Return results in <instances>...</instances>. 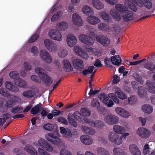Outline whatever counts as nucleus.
Instances as JSON below:
<instances>
[{
	"mask_svg": "<svg viewBox=\"0 0 155 155\" xmlns=\"http://www.w3.org/2000/svg\"><path fill=\"white\" fill-rule=\"evenodd\" d=\"M135 13L130 10H111V14L116 20L119 21L121 18V15H123L124 20L128 21L132 20L134 18L137 17L136 15L137 10H133Z\"/></svg>",
	"mask_w": 155,
	"mask_h": 155,
	"instance_id": "obj_1",
	"label": "nucleus"
},
{
	"mask_svg": "<svg viewBox=\"0 0 155 155\" xmlns=\"http://www.w3.org/2000/svg\"><path fill=\"white\" fill-rule=\"evenodd\" d=\"M108 97L112 99L114 102L116 104H118L120 103L119 100L117 97L116 95L113 93L109 94L107 96L105 93H103L98 95L99 98L107 107H110L113 105L114 103L112 100L109 99Z\"/></svg>",
	"mask_w": 155,
	"mask_h": 155,
	"instance_id": "obj_2",
	"label": "nucleus"
},
{
	"mask_svg": "<svg viewBox=\"0 0 155 155\" xmlns=\"http://www.w3.org/2000/svg\"><path fill=\"white\" fill-rule=\"evenodd\" d=\"M35 71L39 74L40 79L47 85L49 86L52 83L53 81L51 78L44 73L45 71L42 68L37 67L35 69Z\"/></svg>",
	"mask_w": 155,
	"mask_h": 155,
	"instance_id": "obj_3",
	"label": "nucleus"
},
{
	"mask_svg": "<svg viewBox=\"0 0 155 155\" xmlns=\"http://www.w3.org/2000/svg\"><path fill=\"white\" fill-rule=\"evenodd\" d=\"M48 35L52 39L61 41L63 40L62 35L60 31L57 29H51L48 32Z\"/></svg>",
	"mask_w": 155,
	"mask_h": 155,
	"instance_id": "obj_4",
	"label": "nucleus"
},
{
	"mask_svg": "<svg viewBox=\"0 0 155 155\" xmlns=\"http://www.w3.org/2000/svg\"><path fill=\"white\" fill-rule=\"evenodd\" d=\"M39 54L41 58L44 62L48 64L51 63L52 57L47 51L42 49L40 51Z\"/></svg>",
	"mask_w": 155,
	"mask_h": 155,
	"instance_id": "obj_5",
	"label": "nucleus"
},
{
	"mask_svg": "<svg viewBox=\"0 0 155 155\" xmlns=\"http://www.w3.org/2000/svg\"><path fill=\"white\" fill-rule=\"evenodd\" d=\"M45 137L48 141L54 144L58 145L61 142V140L53 133L46 134Z\"/></svg>",
	"mask_w": 155,
	"mask_h": 155,
	"instance_id": "obj_6",
	"label": "nucleus"
},
{
	"mask_svg": "<svg viewBox=\"0 0 155 155\" xmlns=\"http://www.w3.org/2000/svg\"><path fill=\"white\" fill-rule=\"evenodd\" d=\"M104 120L108 124L112 125L118 123L119 119L117 116L114 114H110L104 116Z\"/></svg>",
	"mask_w": 155,
	"mask_h": 155,
	"instance_id": "obj_7",
	"label": "nucleus"
},
{
	"mask_svg": "<svg viewBox=\"0 0 155 155\" xmlns=\"http://www.w3.org/2000/svg\"><path fill=\"white\" fill-rule=\"evenodd\" d=\"M137 134L140 137L147 139L151 135L150 130L143 127L138 128L136 130Z\"/></svg>",
	"mask_w": 155,
	"mask_h": 155,
	"instance_id": "obj_8",
	"label": "nucleus"
},
{
	"mask_svg": "<svg viewBox=\"0 0 155 155\" xmlns=\"http://www.w3.org/2000/svg\"><path fill=\"white\" fill-rule=\"evenodd\" d=\"M78 38L80 41L86 45L91 46L94 44V40L90 36L81 34L79 35Z\"/></svg>",
	"mask_w": 155,
	"mask_h": 155,
	"instance_id": "obj_9",
	"label": "nucleus"
},
{
	"mask_svg": "<svg viewBox=\"0 0 155 155\" xmlns=\"http://www.w3.org/2000/svg\"><path fill=\"white\" fill-rule=\"evenodd\" d=\"M77 37L74 34H69L66 37V42L70 47H72L77 43Z\"/></svg>",
	"mask_w": 155,
	"mask_h": 155,
	"instance_id": "obj_10",
	"label": "nucleus"
},
{
	"mask_svg": "<svg viewBox=\"0 0 155 155\" xmlns=\"http://www.w3.org/2000/svg\"><path fill=\"white\" fill-rule=\"evenodd\" d=\"M96 39L97 41L104 46L107 47L109 45L110 40L107 37L101 35L97 36Z\"/></svg>",
	"mask_w": 155,
	"mask_h": 155,
	"instance_id": "obj_11",
	"label": "nucleus"
},
{
	"mask_svg": "<svg viewBox=\"0 0 155 155\" xmlns=\"http://www.w3.org/2000/svg\"><path fill=\"white\" fill-rule=\"evenodd\" d=\"M74 49L75 53L85 59H87L89 58V56L87 53H86L81 47L75 45L74 47Z\"/></svg>",
	"mask_w": 155,
	"mask_h": 155,
	"instance_id": "obj_12",
	"label": "nucleus"
},
{
	"mask_svg": "<svg viewBox=\"0 0 155 155\" xmlns=\"http://www.w3.org/2000/svg\"><path fill=\"white\" fill-rule=\"evenodd\" d=\"M73 23L77 26H82L84 24L83 21L81 17L77 13H74L72 16Z\"/></svg>",
	"mask_w": 155,
	"mask_h": 155,
	"instance_id": "obj_13",
	"label": "nucleus"
},
{
	"mask_svg": "<svg viewBox=\"0 0 155 155\" xmlns=\"http://www.w3.org/2000/svg\"><path fill=\"white\" fill-rule=\"evenodd\" d=\"M74 67L76 69L81 71L84 68V64L83 61L80 59H76L73 61Z\"/></svg>",
	"mask_w": 155,
	"mask_h": 155,
	"instance_id": "obj_14",
	"label": "nucleus"
},
{
	"mask_svg": "<svg viewBox=\"0 0 155 155\" xmlns=\"http://www.w3.org/2000/svg\"><path fill=\"white\" fill-rule=\"evenodd\" d=\"M24 149L31 155H38L37 150L31 145L26 144L24 148Z\"/></svg>",
	"mask_w": 155,
	"mask_h": 155,
	"instance_id": "obj_15",
	"label": "nucleus"
},
{
	"mask_svg": "<svg viewBox=\"0 0 155 155\" xmlns=\"http://www.w3.org/2000/svg\"><path fill=\"white\" fill-rule=\"evenodd\" d=\"M129 151L132 155H141V151L135 144H131L129 146Z\"/></svg>",
	"mask_w": 155,
	"mask_h": 155,
	"instance_id": "obj_16",
	"label": "nucleus"
},
{
	"mask_svg": "<svg viewBox=\"0 0 155 155\" xmlns=\"http://www.w3.org/2000/svg\"><path fill=\"white\" fill-rule=\"evenodd\" d=\"M68 23L65 21L58 22L56 25V28L60 31H65L68 28Z\"/></svg>",
	"mask_w": 155,
	"mask_h": 155,
	"instance_id": "obj_17",
	"label": "nucleus"
},
{
	"mask_svg": "<svg viewBox=\"0 0 155 155\" xmlns=\"http://www.w3.org/2000/svg\"><path fill=\"white\" fill-rule=\"evenodd\" d=\"M61 133L65 137L70 138L72 137V134L71 131L68 128H65L63 127L60 128Z\"/></svg>",
	"mask_w": 155,
	"mask_h": 155,
	"instance_id": "obj_18",
	"label": "nucleus"
},
{
	"mask_svg": "<svg viewBox=\"0 0 155 155\" xmlns=\"http://www.w3.org/2000/svg\"><path fill=\"white\" fill-rule=\"evenodd\" d=\"M80 139L81 142L86 145H90L93 142V139L87 135H84L82 136Z\"/></svg>",
	"mask_w": 155,
	"mask_h": 155,
	"instance_id": "obj_19",
	"label": "nucleus"
},
{
	"mask_svg": "<svg viewBox=\"0 0 155 155\" xmlns=\"http://www.w3.org/2000/svg\"><path fill=\"white\" fill-rule=\"evenodd\" d=\"M113 90L115 93L117 95L118 97L121 100H124L127 98V96L118 87H114L113 88Z\"/></svg>",
	"mask_w": 155,
	"mask_h": 155,
	"instance_id": "obj_20",
	"label": "nucleus"
},
{
	"mask_svg": "<svg viewBox=\"0 0 155 155\" xmlns=\"http://www.w3.org/2000/svg\"><path fill=\"white\" fill-rule=\"evenodd\" d=\"M87 21L89 23L92 25H96L101 22V20L98 18L92 15L87 18Z\"/></svg>",
	"mask_w": 155,
	"mask_h": 155,
	"instance_id": "obj_21",
	"label": "nucleus"
},
{
	"mask_svg": "<svg viewBox=\"0 0 155 155\" xmlns=\"http://www.w3.org/2000/svg\"><path fill=\"white\" fill-rule=\"evenodd\" d=\"M141 110L144 113L150 114L152 113L153 108L150 104H145L142 106Z\"/></svg>",
	"mask_w": 155,
	"mask_h": 155,
	"instance_id": "obj_22",
	"label": "nucleus"
},
{
	"mask_svg": "<svg viewBox=\"0 0 155 155\" xmlns=\"http://www.w3.org/2000/svg\"><path fill=\"white\" fill-rule=\"evenodd\" d=\"M82 130L84 133L90 135H94L96 133L95 130L91 127L86 126H82Z\"/></svg>",
	"mask_w": 155,
	"mask_h": 155,
	"instance_id": "obj_23",
	"label": "nucleus"
},
{
	"mask_svg": "<svg viewBox=\"0 0 155 155\" xmlns=\"http://www.w3.org/2000/svg\"><path fill=\"white\" fill-rule=\"evenodd\" d=\"M68 54L67 49L65 47H60L58 51V55L61 58H64L67 56Z\"/></svg>",
	"mask_w": 155,
	"mask_h": 155,
	"instance_id": "obj_24",
	"label": "nucleus"
},
{
	"mask_svg": "<svg viewBox=\"0 0 155 155\" xmlns=\"http://www.w3.org/2000/svg\"><path fill=\"white\" fill-rule=\"evenodd\" d=\"M111 61L112 64L115 65L119 66L121 64V59L119 55L112 57Z\"/></svg>",
	"mask_w": 155,
	"mask_h": 155,
	"instance_id": "obj_25",
	"label": "nucleus"
},
{
	"mask_svg": "<svg viewBox=\"0 0 155 155\" xmlns=\"http://www.w3.org/2000/svg\"><path fill=\"white\" fill-rule=\"evenodd\" d=\"M5 85L7 89L13 92H17L19 91L18 88L14 86L10 82H6L5 83Z\"/></svg>",
	"mask_w": 155,
	"mask_h": 155,
	"instance_id": "obj_26",
	"label": "nucleus"
},
{
	"mask_svg": "<svg viewBox=\"0 0 155 155\" xmlns=\"http://www.w3.org/2000/svg\"><path fill=\"white\" fill-rule=\"evenodd\" d=\"M63 68L67 72H71L73 70V68L70 62L67 60H64L63 61Z\"/></svg>",
	"mask_w": 155,
	"mask_h": 155,
	"instance_id": "obj_27",
	"label": "nucleus"
},
{
	"mask_svg": "<svg viewBox=\"0 0 155 155\" xmlns=\"http://www.w3.org/2000/svg\"><path fill=\"white\" fill-rule=\"evenodd\" d=\"M113 129L114 132L117 134H122L125 131V128L124 127L118 125H114Z\"/></svg>",
	"mask_w": 155,
	"mask_h": 155,
	"instance_id": "obj_28",
	"label": "nucleus"
},
{
	"mask_svg": "<svg viewBox=\"0 0 155 155\" xmlns=\"http://www.w3.org/2000/svg\"><path fill=\"white\" fill-rule=\"evenodd\" d=\"M146 87L149 92L152 94H155V86L150 81H148L146 82Z\"/></svg>",
	"mask_w": 155,
	"mask_h": 155,
	"instance_id": "obj_29",
	"label": "nucleus"
},
{
	"mask_svg": "<svg viewBox=\"0 0 155 155\" xmlns=\"http://www.w3.org/2000/svg\"><path fill=\"white\" fill-rule=\"evenodd\" d=\"M137 93L139 96L142 98L146 97L147 96V92L144 87L141 86L138 87Z\"/></svg>",
	"mask_w": 155,
	"mask_h": 155,
	"instance_id": "obj_30",
	"label": "nucleus"
},
{
	"mask_svg": "<svg viewBox=\"0 0 155 155\" xmlns=\"http://www.w3.org/2000/svg\"><path fill=\"white\" fill-rule=\"evenodd\" d=\"M92 5L97 10H101L104 8V4L99 0H93Z\"/></svg>",
	"mask_w": 155,
	"mask_h": 155,
	"instance_id": "obj_31",
	"label": "nucleus"
},
{
	"mask_svg": "<svg viewBox=\"0 0 155 155\" xmlns=\"http://www.w3.org/2000/svg\"><path fill=\"white\" fill-rule=\"evenodd\" d=\"M139 13L137 15V17L143 15H146L143 17L141 19H144L147 17L150 16L151 15L150 14L153 12V11L151 12L150 11L148 10H139Z\"/></svg>",
	"mask_w": 155,
	"mask_h": 155,
	"instance_id": "obj_32",
	"label": "nucleus"
},
{
	"mask_svg": "<svg viewBox=\"0 0 155 155\" xmlns=\"http://www.w3.org/2000/svg\"><path fill=\"white\" fill-rule=\"evenodd\" d=\"M96 151L98 155H110L109 152L105 148L102 147L97 148Z\"/></svg>",
	"mask_w": 155,
	"mask_h": 155,
	"instance_id": "obj_33",
	"label": "nucleus"
},
{
	"mask_svg": "<svg viewBox=\"0 0 155 155\" xmlns=\"http://www.w3.org/2000/svg\"><path fill=\"white\" fill-rule=\"evenodd\" d=\"M98 28L101 30L106 31L109 32L113 30L112 29L110 28V27L102 23H101L99 25Z\"/></svg>",
	"mask_w": 155,
	"mask_h": 155,
	"instance_id": "obj_34",
	"label": "nucleus"
},
{
	"mask_svg": "<svg viewBox=\"0 0 155 155\" xmlns=\"http://www.w3.org/2000/svg\"><path fill=\"white\" fill-rule=\"evenodd\" d=\"M54 42L49 39H46L44 41V45L45 48L49 51Z\"/></svg>",
	"mask_w": 155,
	"mask_h": 155,
	"instance_id": "obj_35",
	"label": "nucleus"
},
{
	"mask_svg": "<svg viewBox=\"0 0 155 155\" xmlns=\"http://www.w3.org/2000/svg\"><path fill=\"white\" fill-rule=\"evenodd\" d=\"M54 42L49 39H46L44 41V45L45 48L49 51Z\"/></svg>",
	"mask_w": 155,
	"mask_h": 155,
	"instance_id": "obj_36",
	"label": "nucleus"
},
{
	"mask_svg": "<svg viewBox=\"0 0 155 155\" xmlns=\"http://www.w3.org/2000/svg\"><path fill=\"white\" fill-rule=\"evenodd\" d=\"M124 3L126 6L131 10H137L135 4H134L130 1L126 0L125 1Z\"/></svg>",
	"mask_w": 155,
	"mask_h": 155,
	"instance_id": "obj_37",
	"label": "nucleus"
},
{
	"mask_svg": "<svg viewBox=\"0 0 155 155\" xmlns=\"http://www.w3.org/2000/svg\"><path fill=\"white\" fill-rule=\"evenodd\" d=\"M42 107V104H37L31 110V113L33 114H36Z\"/></svg>",
	"mask_w": 155,
	"mask_h": 155,
	"instance_id": "obj_38",
	"label": "nucleus"
},
{
	"mask_svg": "<svg viewBox=\"0 0 155 155\" xmlns=\"http://www.w3.org/2000/svg\"><path fill=\"white\" fill-rule=\"evenodd\" d=\"M91 112L90 110L86 108H82L81 110V114L84 116L87 117L90 116L91 115Z\"/></svg>",
	"mask_w": 155,
	"mask_h": 155,
	"instance_id": "obj_39",
	"label": "nucleus"
},
{
	"mask_svg": "<svg viewBox=\"0 0 155 155\" xmlns=\"http://www.w3.org/2000/svg\"><path fill=\"white\" fill-rule=\"evenodd\" d=\"M83 122L85 123L90 126L95 127V121H94L92 119L85 117L84 119H83Z\"/></svg>",
	"mask_w": 155,
	"mask_h": 155,
	"instance_id": "obj_40",
	"label": "nucleus"
},
{
	"mask_svg": "<svg viewBox=\"0 0 155 155\" xmlns=\"http://www.w3.org/2000/svg\"><path fill=\"white\" fill-rule=\"evenodd\" d=\"M144 67L151 71L154 70L155 68V64L152 62L146 63L144 64Z\"/></svg>",
	"mask_w": 155,
	"mask_h": 155,
	"instance_id": "obj_41",
	"label": "nucleus"
},
{
	"mask_svg": "<svg viewBox=\"0 0 155 155\" xmlns=\"http://www.w3.org/2000/svg\"><path fill=\"white\" fill-rule=\"evenodd\" d=\"M117 135L118 134L114 132H110L108 135V139L110 142L113 143Z\"/></svg>",
	"mask_w": 155,
	"mask_h": 155,
	"instance_id": "obj_42",
	"label": "nucleus"
},
{
	"mask_svg": "<svg viewBox=\"0 0 155 155\" xmlns=\"http://www.w3.org/2000/svg\"><path fill=\"white\" fill-rule=\"evenodd\" d=\"M62 14L63 12L61 11H58L52 17L51 21L53 22L58 20L60 17L62 16Z\"/></svg>",
	"mask_w": 155,
	"mask_h": 155,
	"instance_id": "obj_43",
	"label": "nucleus"
},
{
	"mask_svg": "<svg viewBox=\"0 0 155 155\" xmlns=\"http://www.w3.org/2000/svg\"><path fill=\"white\" fill-rule=\"evenodd\" d=\"M73 117V114H69L68 116V119L70 123L72 126L74 127H76L78 125L76 121H75V120L72 118Z\"/></svg>",
	"mask_w": 155,
	"mask_h": 155,
	"instance_id": "obj_44",
	"label": "nucleus"
},
{
	"mask_svg": "<svg viewBox=\"0 0 155 155\" xmlns=\"http://www.w3.org/2000/svg\"><path fill=\"white\" fill-rule=\"evenodd\" d=\"M114 155H125V153L122 149L118 148L115 147L113 150Z\"/></svg>",
	"mask_w": 155,
	"mask_h": 155,
	"instance_id": "obj_45",
	"label": "nucleus"
},
{
	"mask_svg": "<svg viewBox=\"0 0 155 155\" xmlns=\"http://www.w3.org/2000/svg\"><path fill=\"white\" fill-rule=\"evenodd\" d=\"M15 84L16 85L20 87H24L26 86V82L20 78L15 81Z\"/></svg>",
	"mask_w": 155,
	"mask_h": 155,
	"instance_id": "obj_46",
	"label": "nucleus"
},
{
	"mask_svg": "<svg viewBox=\"0 0 155 155\" xmlns=\"http://www.w3.org/2000/svg\"><path fill=\"white\" fill-rule=\"evenodd\" d=\"M123 140V137L118 134L113 143L116 145H119L122 144Z\"/></svg>",
	"mask_w": 155,
	"mask_h": 155,
	"instance_id": "obj_47",
	"label": "nucleus"
},
{
	"mask_svg": "<svg viewBox=\"0 0 155 155\" xmlns=\"http://www.w3.org/2000/svg\"><path fill=\"white\" fill-rule=\"evenodd\" d=\"M137 98L136 96L131 95L128 98V103L130 105H134L137 102Z\"/></svg>",
	"mask_w": 155,
	"mask_h": 155,
	"instance_id": "obj_48",
	"label": "nucleus"
},
{
	"mask_svg": "<svg viewBox=\"0 0 155 155\" xmlns=\"http://www.w3.org/2000/svg\"><path fill=\"white\" fill-rule=\"evenodd\" d=\"M29 52H31L33 55L37 56L39 53V51L38 48L35 46L32 47L29 50Z\"/></svg>",
	"mask_w": 155,
	"mask_h": 155,
	"instance_id": "obj_49",
	"label": "nucleus"
},
{
	"mask_svg": "<svg viewBox=\"0 0 155 155\" xmlns=\"http://www.w3.org/2000/svg\"><path fill=\"white\" fill-rule=\"evenodd\" d=\"M11 78L18 80L20 78L19 74L17 71H14L11 72L9 74Z\"/></svg>",
	"mask_w": 155,
	"mask_h": 155,
	"instance_id": "obj_50",
	"label": "nucleus"
},
{
	"mask_svg": "<svg viewBox=\"0 0 155 155\" xmlns=\"http://www.w3.org/2000/svg\"><path fill=\"white\" fill-rule=\"evenodd\" d=\"M23 95L27 98H31L35 95V93L29 90L24 92L23 93Z\"/></svg>",
	"mask_w": 155,
	"mask_h": 155,
	"instance_id": "obj_51",
	"label": "nucleus"
},
{
	"mask_svg": "<svg viewBox=\"0 0 155 155\" xmlns=\"http://www.w3.org/2000/svg\"><path fill=\"white\" fill-rule=\"evenodd\" d=\"M47 142L45 139L40 138L38 140L37 145L43 149Z\"/></svg>",
	"mask_w": 155,
	"mask_h": 155,
	"instance_id": "obj_52",
	"label": "nucleus"
},
{
	"mask_svg": "<svg viewBox=\"0 0 155 155\" xmlns=\"http://www.w3.org/2000/svg\"><path fill=\"white\" fill-rule=\"evenodd\" d=\"M11 116V115L7 113L4 114L3 115V118H0V126L3 124L6 120Z\"/></svg>",
	"mask_w": 155,
	"mask_h": 155,
	"instance_id": "obj_53",
	"label": "nucleus"
},
{
	"mask_svg": "<svg viewBox=\"0 0 155 155\" xmlns=\"http://www.w3.org/2000/svg\"><path fill=\"white\" fill-rule=\"evenodd\" d=\"M0 94L5 97L9 98L11 96L9 93L5 88H1L0 89Z\"/></svg>",
	"mask_w": 155,
	"mask_h": 155,
	"instance_id": "obj_54",
	"label": "nucleus"
},
{
	"mask_svg": "<svg viewBox=\"0 0 155 155\" xmlns=\"http://www.w3.org/2000/svg\"><path fill=\"white\" fill-rule=\"evenodd\" d=\"M94 67L93 66H91L89 67L87 69H85L83 72V74L85 75L87 74H90L92 73Z\"/></svg>",
	"mask_w": 155,
	"mask_h": 155,
	"instance_id": "obj_55",
	"label": "nucleus"
},
{
	"mask_svg": "<svg viewBox=\"0 0 155 155\" xmlns=\"http://www.w3.org/2000/svg\"><path fill=\"white\" fill-rule=\"evenodd\" d=\"M81 113L77 111L74 113L73 115V117H74V118L78 120L79 121L83 122V119H84L85 117H81Z\"/></svg>",
	"mask_w": 155,
	"mask_h": 155,
	"instance_id": "obj_56",
	"label": "nucleus"
},
{
	"mask_svg": "<svg viewBox=\"0 0 155 155\" xmlns=\"http://www.w3.org/2000/svg\"><path fill=\"white\" fill-rule=\"evenodd\" d=\"M95 123V127L97 128H101L104 125V123L102 121L99 120H96Z\"/></svg>",
	"mask_w": 155,
	"mask_h": 155,
	"instance_id": "obj_57",
	"label": "nucleus"
},
{
	"mask_svg": "<svg viewBox=\"0 0 155 155\" xmlns=\"http://www.w3.org/2000/svg\"><path fill=\"white\" fill-rule=\"evenodd\" d=\"M53 125L51 124H45L43 126V128L46 130H51L53 129Z\"/></svg>",
	"mask_w": 155,
	"mask_h": 155,
	"instance_id": "obj_58",
	"label": "nucleus"
},
{
	"mask_svg": "<svg viewBox=\"0 0 155 155\" xmlns=\"http://www.w3.org/2000/svg\"><path fill=\"white\" fill-rule=\"evenodd\" d=\"M58 51V47L57 44L54 42L49 51L51 53H55Z\"/></svg>",
	"mask_w": 155,
	"mask_h": 155,
	"instance_id": "obj_59",
	"label": "nucleus"
},
{
	"mask_svg": "<svg viewBox=\"0 0 155 155\" xmlns=\"http://www.w3.org/2000/svg\"><path fill=\"white\" fill-rule=\"evenodd\" d=\"M101 15L103 18L106 21H110L111 20V18L109 17L108 15L106 12H102L101 13Z\"/></svg>",
	"mask_w": 155,
	"mask_h": 155,
	"instance_id": "obj_60",
	"label": "nucleus"
},
{
	"mask_svg": "<svg viewBox=\"0 0 155 155\" xmlns=\"http://www.w3.org/2000/svg\"><path fill=\"white\" fill-rule=\"evenodd\" d=\"M38 153L39 155H51L49 153L40 147L38 148Z\"/></svg>",
	"mask_w": 155,
	"mask_h": 155,
	"instance_id": "obj_61",
	"label": "nucleus"
},
{
	"mask_svg": "<svg viewBox=\"0 0 155 155\" xmlns=\"http://www.w3.org/2000/svg\"><path fill=\"white\" fill-rule=\"evenodd\" d=\"M125 109L120 107H116L115 109V111L120 116H121V115L123 113L124 110Z\"/></svg>",
	"mask_w": 155,
	"mask_h": 155,
	"instance_id": "obj_62",
	"label": "nucleus"
},
{
	"mask_svg": "<svg viewBox=\"0 0 155 155\" xmlns=\"http://www.w3.org/2000/svg\"><path fill=\"white\" fill-rule=\"evenodd\" d=\"M43 149H45L46 151L50 152H52L53 150V148L52 147L48 142L46 144Z\"/></svg>",
	"mask_w": 155,
	"mask_h": 155,
	"instance_id": "obj_63",
	"label": "nucleus"
},
{
	"mask_svg": "<svg viewBox=\"0 0 155 155\" xmlns=\"http://www.w3.org/2000/svg\"><path fill=\"white\" fill-rule=\"evenodd\" d=\"M62 9H63V8L62 5L59 4L58 2H57L54 5L51 10H60Z\"/></svg>",
	"mask_w": 155,
	"mask_h": 155,
	"instance_id": "obj_64",
	"label": "nucleus"
}]
</instances>
